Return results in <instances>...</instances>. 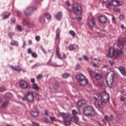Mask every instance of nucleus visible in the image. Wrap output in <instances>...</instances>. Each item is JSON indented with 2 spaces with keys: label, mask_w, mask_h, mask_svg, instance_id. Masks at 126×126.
Segmentation results:
<instances>
[{
  "label": "nucleus",
  "mask_w": 126,
  "mask_h": 126,
  "mask_svg": "<svg viewBox=\"0 0 126 126\" xmlns=\"http://www.w3.org/2000/svg\"><path fill=\"white\" fill-rule=\"evenodd\" d=\"M98 100L94 102V106L97 109H100L103 107V103H107L110 100V95L106 93H103L100 94H98Z\"/></svg>",
  "instance_id": "1"
},
{
  "label": "nucleus",
  "mask_w": 126,
  "mask_h": 126,
  "mask_svg": "<svg viewBox=\"0 0 126 126\" xmlns=\"http://www.w3.org/2000/svg\"><path fill=\"white\" fill-rule=\"evenodd\" d=\"M118 47L120 48L121 49H115L114 57L116 58H120L123 56V54L124 52L122 49H124V47L125 46V39L124 38H120L118 42Z\"/></svg>",
  "instance_id": "2"
},
{
  "label": "nucleus",
  "mask_w": 126,
  "mask_h": 126,
  "mask_svg": "<svg viewBox=\"0 0 126 126\" xmlns=\"http://www.w3.org/2000/svg\"><path fill=\"white\" fill-rule=\"evenodd\" d=\"M83 113L85 116L93 117L95 115V110L94 108L91 106H88L84 108Z\"/></svg>",
  "instance_id": "3"
},
{
  "label": "nucleus",
  "mask_w": 126,
  "mask_h": 126,
  "mask_svg": "<svg viewBox=\"0 0 126 126\" xmlns=\"http://www.w3.org/2000/svg\"><path fill=\"white\" fill-rule=\"evenodd\" d=\"M76 79L77 80L81 86H86L87 83H88V80L82 74L76 75Z\"/></svg>",
  "instance_id": "4"
},
{
  "label": "nucleus",
  "mask_w": 126,
  "mask_h": 126,
  "mask_svg": "<svg viewBox=\"0 0 126 126\" xmlns=\"http://www.w3.org/2000/svg\"><path fill=\"white\" fill-rule=\"evenodd\" d=\"M72 11L75 15H80L82 13L81 6L78 3L73 4L72 7Z\"/></svg>",
  "instance_id": "5"
},
{
  "label": "nucleus",
  "mask_w": 126,
  "mask_h": 126,
  "mask_svg": "<svg viewBox=\"0 0 126 126\" xmlns=\"http://www.w3.org/2000/svg\"><path fill=\"white\" fill-rule=\"evenodd\" d=\"M111 78H106V82L109 88H112L113 87V84H114V82H115V77H116V73L115 71L112 72V74L111 75Z\"/></svg>",
  "instance_id": "6"
},
{
  "label": "nucleus",
  "mask_w": 126,
  "mask_h": 126,
  "mask_svg": "<svg viewBox=\"0 0 126 126\" xmlns=\"http://www.w3.org/2000/svg\"><path fill=\"white\" fill-rule=\"evenodd\" d=\"M34 10L35 8H34V7H27L26 10H25V15H26V16H29L30 15H32V13H33Z\"/></svg>",
  "instance_id": "7"
},
{
  "label": "nucleus",
  "mask_w": 126,
  "mask_h": 126,
  "mask_svg": "<svg viewBox=\"0 0 126 126\" xmlns=\"http://www.w3.org/2000/svg\"><path fill=\"white\" fill-rule=\"evenodd\" d=\"M26 98L29 102H33L34 101V92H29L26 95Z\"/></svg>",
  "instance_id": "8"
},
{
  "label": "nucleus",
  "mask_w": 126,
  "mask_h": 126,
  "mask_svg": "<svg viewBox=\"0 0 126 126\" xmlns=\"http://www.w3.org/2000/svg\"><path fill=\"white\" fill-rule=\"evenodd\" d=\"M20 88L21 89H27L28 88V83L25 80H22L20 82Z\"/></svg>",
  "instance_id": "9"
},
{
  "label": "nucleus",
  "mask_w": 126,
  "mask_h": 126,
  "mask_svg": "<svg viewBox=\"0 0 126 126\" xmlns=\"http://www.w3.org/2000/svg\"><path fill=\"white\" fill-rule=\"evenodd\" d=\"M115 51L116 49H115V48L114 47H111L108 49V52L109 58H113V57L115 56Z\"/></svg>",
  "instance_id": "10"
},
{
  "label": "nucleus",
  "mask_w": 126,
  "mask_h": 126,
  "mask_svg": "<svg viewBox=\"0 0 126 126\" xmlns=\"http://www.w3.org/2000/svg\"><path fill=\"white\" fill-rule=\"evenodd\" d=\"M98 19L102 24H105L107 22V17L105 16H100Z\"/></svg>",
  "instance_id": "11"
},
{
  "label": "nucleus",
  "mask_w": 126,
  "mask_h": 126,
  "mask_svg": "<svg viewBox=\"0 0 126 126\" xmlns=\"http://www.w3.org/2000/svg\"><path fill=\"white\" fill-rule=\"evenodd\" d=\"M117 68L120 70L121 73L123 75V76H126V71L125 67L123 66H120L119 67H117Z\"/></svg>",
  "instance_id": "12"
},
{
  "label": "nucleus",
  "mask_w": 126,
  "mask_h": 126,
  "mask_svg": "<svg viewBox=\"0 0 126 126\" xmlns=\"http://www.w3.org/2000/svg\"><path fill=\"white\" fill-rule=\"evenodd\" d=\"M38 22L42 25H44L46 23V20L45 19V17L44 16H40L38 19Z\"/></svg>",
  "instance_id": "13"
},
{
  "label": "nucleus",
  "mask_w": 126,
  "mask_h": 126,
  "mask_svg": "<svg viewBox=\"0 0 126 126\" xmlns=\"http://www.w3.org/2000/svg\"><path fill=\"white\" fill-rule=\"evenodd\" d=\"M88 26L89 27H91V28H92L94 27V26H95V21L94 18L91 19L90 21L89 22Z\"/></svg>",
  "instance_id": "14"
},
{
  "label": "nucleus",
  "mask_w": 126,
  "mask_h": 126,
  "mask_svg": "<svg viewBox=\"0 0 126 126\" xmlns=\"http://www.w3.org/2000/svg\"><path fill=\"white\" fill-rule=\"evenodd\" d=\"M63 123L65 126H70L71 124L70 123L71 120H69L66 118H63Z\"/></svg>",
  "instance_id": "15"
},
{
  "label": "nucleus",
  "mask_w": 126,
  "mask_h": 126,
  "mask_svg": "<svg viewBox=\"0 0 126 126\" xmlns=\"http://www.w3.org/2000/svg\"><path fill=\"white\" fill-rule=\"evenodd\" d=\"M94 77L96 78V80H100V79H102V75L100 73H94Z\"/></svg>",
  "instance_id": "16"
},
{
  "label": "nucleus",
  "mask_w": 126,
  "mask_h": 126,
  "mask_svg": "<svg viewBox=\"0 0 126 126\" xmlns=\"http://www.w3.org/2000/svg\"><path fill=\"white\" fill-rule=\"evenodd\" d=\"M56 19L58 20H61L62 19V17H63V13L62 12H59L57 15L55 16Z\"/></svg>",
  "instance_id": "17"
},
{
  "label": "nucleus",
  "mask_w": 126,
  "mask_h": 126,
  "mask_svg": "<svg viewBox=\"0 0 126 126\" xmlns=\"http://www.w3.org/2000/svg\"><path fill=\"white\" fill-rule=\"evenodd\" d=\"M85 104H86V100L85 99L79 100L77 103L78 106H79L80 107H81V106L83 105H85Z\"/></svg>",
  "instance_id": "18"
},
{
  "label": "nucleus",
  "mask_w": 126,
  "mask_h": 126,
  "mask_svg": "<svg viewBox=\"0 0 126 126\" xmlns=\"http://www.w3.org/2000/svg\"><path fill=\"white\" fill-rule=\"evenodd\" d=\"M22 24L24 26H28L30 24V22L27 19H23Z\"/></svg>",
  "instance_id": "19"
},
{
  "label": "nucleus",
  "mask_w": 126,
  "mask_h": 126,
  "mask_svg": "<svg viewBox=\"0 0 126 126\" xmlns=\"http://www.w3.org/2000/svg\"><path fill=\"white\" fill-rule=\"evenodd\" d=\"M60 115H61V117H62L63 120V119H67V118H69V114L64 113V112H61L60 113Z\"/></svg>",
  "instance_id": "20"
},
{
  "label": "nucleus",
  "mask_w": 126,
  "mask_h": 126,
  "mask_svg": "<svg viewBox=\"0 0 126 126\" xmlns=\"http://www.w3.org/2000/svg\"><path fill=\"white\" fill-rule=\"evenodd\" d=\"M11 68H12V69H13V70H15L16 71H21V68H20L19 66H11Z\"/></svg>",
  "instance_id": "21"
},
{
  "label": "nucleus",
  "mask_w": 126,
  "mask_h": 126,
  "mask_svg": "<svg viewBox=\"0 0 126 126\" xmlns=\"http://www.w3.org/2000/svg\"><path fill=\"white\" fill-rule=\"evenodd\" d=\"M31 115L32 117H34V118H37V117L39 116V112L38 111H32Z\"/></svg>",
  "instance_id": "22"
},
{
  "label": "nucleus",
  "mask_w": 126,
  "mask_h": 126,
  "mask_svg": "<svg viewBox=\"0 0 126 126\" xmlns=\"http://www.w3.org/2000/svg\"><path fill=\"white\" fill-rule=\"evenodd\" d=\"M112 4L114 6H118V5L120 4V1H119L118 0H112Z\"/></svg>",
  "instance_id": "23"
},
{
  "label": "nucleus",
  "mask_w": 126,
  "mask_h": 126,
  "mask_svg": "<svg viewBox=\"0 0 126 126\" xmlns=\"http://www.w3.org/2000/svg\"><path fill=\"white\" fill-rule=\"evenodd\" d=\"M60 33H61V30H60V28H58L56 31V40H59L60 39Z\"/></svg>",
  "instance_id": "24"
},
{
  "label": "nucleus",
  "mask_w": 126,
  "mask_h": 126,
  "mask_svg": "<svg viewBox=\"0 0 126 126\" xmlns=\"http://www.w3.org/2000/svg\"><path fill=\"white\" fill-rule=\"evenodd\" d=\"M5 97L7 99H11V98H12L13 97V95L12 94L8 93L5 94Z\"/></svg>",
  "instance_id": "25"
},
{
  "label": "nucleus",
  "mask_w": 126,
  "mask_h": 126,
  "mask_svg": "<svg viewBox=\"0 0 126 126\" xmlns=\"http://www.w3.org/2000/svg\"><path fill=\"white\" fill-rule=\"evenodd\" d=\"M77 48H78V45H75V44H73V45H70L69 46V49L70 51L75 50V49H77Z\"/></svg>",
  "instance_id": "26"
},
{
  "label": "nucleus",
  "mask_w": 126,
  "mask_h": 126,
  "mask_svg": "<svg viewBox=\"0 0 126 126\" xmlns=\"http://www.w3.org/2000/svg\"><path fill=\"white\" fill-rule=\"evenodd\" d=\"M71 120L72 121V122H73L75 124H77V123H78L79 118L77 117H72L71 118Z\"/></svg>",
  "instance_id": "27"
},
{
  "label": "nucleus",
  "mask_w": 126,
  "mask_h": 126,
  "mask_svg": "<svg viewBox=\"0 0 126 126\" xmlns=\"http://www.w3.org/2000/svg\"><path fill=\"white\" fill-rule=\"evenodd\" d=\"M56 55L57 58H59V59H61V54H60V47L58 46L56 48Z\"/></svg>",
  "instance_id": "28"
},
{
  "label": "nucleus",
  "mask_w": 126,
  "mask_h": 126,
  "mask_svg": "<svg viewBox=\"0 0 126 126\" xmlns=\"http://www.w3.org/2000/svg\"><path fill=\"white\" fill-rule=\"evenodd\" d=\"M10 44L12 46H16V47H18V45H19L18 42L15 40H12Z\"/></svg>",
  "instance_id": "29"
},
{
  "label": "nucleus",
  "mask_w": 126,
  "mask_h": 126,
  "mask_svg": "<svg viewBox=\"0 0 126 126\" xmlns=\"http://www.w3.org/2000/svg\"><path fill=\"white\" fill-rule=\"evenodd\" d=\"M8 103H9V101H5L2 105V108H6V107H7V105H8Z\"/></svg>",
  "instance_id": "30"
},
{
  "label": "nucleus",
  "mask_w": 126,
  "mask_h": 126,
  "mask_svg": "<svg viewBox=\"0 0 126 126\" xmlns=\"http://www.w3.org/2000/svg\"><path fill=\"white\" fill-rule=\"evenodd\" d=\"M32 89H35V90H39V86L36 84H33L32 85Z\"/></svg>",
  "instance_id": "31"
},
{
  "label": "nucleus",
  "mask_w": 126,
  "mask_h": 126,
  "mask_svg": "<svg viewBox=\"0 0 126 126\" xmlns=\"http://www.w3.org/2000/svg\"><path fill=\"white\" fill-rule=\"evenodd\" d=\"M69 75H69V73H66L63 74L62 75V77H63V78L65 79V78H67V77H69Z\"/></svg>",
  "instance_id": "32"
},
{
  "label": "nucleus",
  "mask_w": 126,
  "mask_h": 126,
  "mask_svg": "<svg viewBox=\"0 0 126 126\" xmlns=\"http://www.w3.org/2000/svg\"><path fill=\"white\" fill-rule=\"evenodd\" d=\"M60 87V84H59V82H56L54 85V89L57 90V88H59Z\"/></svg>",
  "instance_id": "33"
},
{
  "label": "nucleus",
  "mask_w": 126,
  "mask_h": 126,
  "mask_svg": "<svg viewBox=\"0 0 126 126\" xmlns=\"http://www.w3.org/2000/svg\"><path fill=\"white\" fill-rule=\"evenodd\" d=\"M45 16L46 17L47 19L48 20H51V15L49 13H47L45 14Z\"/></svg>",
  "instance_id": "34"
},
{
  "label": "nucleus",
  "mask_w": 126,
  "mask_h": 126,
  "mask_svg": "<svg viewBox=\"0 0 126 126\" xmlns=\"http://www.w3.org/2000/svg\"><path fill=\"white\" fill-rule=\"evenodd\" d=\"M39 65H40V63H35L34 65H33L32 67V69H34V68H36V67H37V66H39Z\"/></svg>",
  "instance_id": "35"
},
{
  "label": "nucleus",
  "mask_w": 126,
  "mask_h": 126,
  "mask_svg": "<svg viewBox=\"0 0 126 126\" xmlns=\"http://www.w3.org/2000/svg\"><path fill=\"white\" fill-rule=\"evenodd\" d=\"M105 3L106 6H111V5H112V4H111V1L109 0H106Z\"/></svg>",
  "instance_id": "36"
},
{
  "label": "nucleus",
  "mask_w": 126,
  "mask_h": 126,
  "mask_svg": "<svg viewBox=\"0 0 126 126\" xmlns=\"http://www.w3.org/2000/svg\"><path fill=\"white\" fill-rule=\"evenodd\" d=\"M104 120L106 122H110V121H111V119L108 117V115H105L104 116Z\"/></svg>",
  "instance_id": "37"
},
{
  "label": "nucleus",
  "mask_w": 126,
  "mask_h": 126,
  "mask_svg": "<svg viewBox=\"0 0 126 126\" xmlns=\"http://www.w3.org/2000/svg\"><path fill=\"white\" fill-rule=\"evenodd\" d=\"M17 29H18L20 32H21V31H22V27H21V26L17 25Z\"/></svg>",
  "instance_id": "38"
},
{
  "label": "nucleus",
  "mask_w": 126,
  "mask_h": 126,
  "mask_svg": "<svg viewBox=\"0 0 126 126\" xmlns=\"http://www.w3.org/2000/svg\"><path fill=\"white\" fill-rule=\"evenodd\" d=\"M10 15V13H8L7 15H4L3 16V19H6V18H8V16Z\"/></svg>",
  "instance_id": "39"
},
{
  "label": "nucleus",
  "mask_w": 126,
  "mask_h": 126,
  "mask_svg": "<svg viewBox=\"0 0 126 126\" xmlns=\"http://www.w3.org/2000/svg\"><path fill=\"white\" fill-rule=\"evenodd\" d=\"M50 119L52 122H57V119L54 117H50Z\"/></svg>",
  "instance_id": "40"
},
{
  "label": "nucleus",
  "mask_w": 126,
  "mask_h": 126,
  "mask_svg": "<svg viewBox=\"0 0 126 126\" xmlns=\"http://www.w3.org/2000/svg\"><path fill=\"white\" fill-rule=\"evenodd\" d=\"M35 40H36V41H37V42H39V41H40V40H41V37L39 35L36 36Z\"/></svg>",
  "instance_id": "41"
},
{
  "label": "nucleus",
  "mask_w": 126,
  "mask_h": 126,
  "mask_svg": "<svg viewBox=\"0 0 126 126\" xmlns=\"http://www.w3.org/2000/svg\"><path fill=\"white\" fill-rule=\"evenodd\" d=\"M15 21H16V20H15V18H12L11 19V23H12V24H14V23H15Z\"/></svg>",
  "instance_id": "42"
},
{
  "label": "nucleus",
  "mask_w": 126,
  "mask_h": 126,
  "mask_svg": "<svg viewBox=\"0 0 126 126\" xmlns=\"http://www.w3.org/2000/svg\"><path fill=\"white\" fill-rule=\"evenodd\" d=\"M113 10L115 12H118L119 11H120V10H121V9L120 8H118L115 7V8H114Z\"/></svg>",
  "instance_id": "43"
},
{
  "label": "nucleus",
  "mask_w": 126,
  "mask_h": 126,
  "mask_svg": "<svg viewBox=\"0 0 126 126\" xmlns=\"http://www.w3.org/2000/svg\"><path fill=\"white\" fill-rule=\"evenodd\" d=\"M75 19L77 20V21H81V20H82V18L80 17H75Z\"/></svg>",
  "instance_id": "44"
},
{
  "label": "nucleus",
  "mask_w": 126,
  "mask_h": 126,
  "mask_svg": "<svg viewBox=\"0 0 126 126\" xmlns=\"http://www.w3.org/2000/svg\"><path fill=\"white\" fill-rule=\"evenodd\" d=\"M43 77L42 74H39L37 76V79H40V78H42Z\"/></svg>",
  "instance_id": "45"
},
{
  "label": "nucleus",
  "mask_w": 126,
  "mask_h": 126,
  "mask_svg": "<svg viewBox=\"0 0 126 126\" xmlns=\"http://www.w3.org/2000/svg\"><path fill=\"white\" fill-rule=\"evenodd\" d=\"M79 68H80V65L79 64H78L76 66L75 70H77V69H79Z\"/></svg>",
  "instance_id": "46"
},
{
  "label": "nucleus",
  "mask_w": 126,
  "mask_h": 126,
  "mask_svg": "<svg viewBox=\"0 0 126 126\" xmlns=\"http://www.w3.org/2000/svg\"><path fill=\"white\" fill-rule=\"evenodd\" d=\"M70 35H71V36H75V32H74L72 31H70Z\"/></svg>",
  "instance_id": "47"
},
{
  "label": "nucleus",
  "mask_w": 126,
  "mask_h": 126,
  "mask_svg": "<svg viewBox=\"0 0 126 126\" xmlns=\"http://www.w3.org/2000/svg\"><path fill=\"white\" fill-rule=\"evenodd\" d=\"M32 56L33 58H37V54L35 52L32 53Z\"/></svg>",
  "instance_id": "48"
},
{
  "label": "nucleus",
  "mask_w": 126,
  "mask_h": 126,
  "mask_svg": "<svg viewBox=\"0 0 126 126\" xmlns=\"http://www.w3.org/2000/svg\"><path fill=\"white\" fill-rule=\"evenodd\" d=\"M124 15L121 14L119 16V19L120 20H124Z\"/></svg>",
  "instance_id": "49"
},
{
  "label": "nucleus",
  "mask_w": 126,
  "mask_h": 126,
  "mask_svg": "<svg viewBox=\"0 0 126 126\" xmlns=\"http://www.w3.org/2000/svg\"><path fill=\"white\" fill-rule=\"evenodd\" d=\"M33 126H39V124L36 122H32Z\"/></svg>",
  "instance_id": "50"
},
{
  "label": "nucleus",
  "mask_w": 126,
  "mask_h": 126,
  "mask_svg": "<svg viewBox=\"0 0 126 126\" xmlns=\"http://www.w3.org/2000/svg\"><path fill=\"white\" fill-rule=\"evenodd\" d=\"M41 50H42V51L43 52V53H44V54H47V51H46V50H45V49L44 48V47H43V46H41Z\"/></svg>",
  "instance_id": "51"
},
{
  "label": "nucleus",
  "mask_w": 126,
  "mask_h": 126,
  "mask_svg": "<svg viewBox=\"0 0 126 126\" xmlns=\"http://www.w3.org/2000/svg\"><path fill=\"white\" fill-rule=\"evenodd\" d=\"M8 36L10 38H12V36H13V33L12 32H9L8 33Z\"/></svg>",
  "instance_id": "52"
},
{
  "label": "nucleus",
  "mask_w": 126,
  "mask_h": 126,
  "mask_svg": "<svg viewBox=\"0 0 126 126\" xmlns=\"http://www.w3.org/2000/svg\"><path fill=\"white\" fill-rule=\"evenodd\" d=\"M84 61H88V57L85 55L83 56Z\"/></svg>",
  "instance_id": "53"
},
{
  "label": "nucleus",
  "mask_w": 126,
  "mask_h": 126,
  "mask_svg": "<svg viewBox=\"0 0 126 126\" xmlns=\"http://www.w3.org/2000/svg\"><path fill=\"white\" fill-rule=\"evenodd\" d=\"M109 63L111 64V65H113V64L115 63V61L114 60L111 61L109 62Z\"/></svg>",
  "instance_id": "54"
},
{
  "label": "nucleus",
  "mask_w": 126,
  "mask_h": 126,
  "mask_svg": "<svg viewBox=\"0 0 126 126\" xmlns=\"http://www.w3.org/2000/svg\"><path fill=\"white\" fill-rule=\"evenodd\" d=\"M28 52L29 54H32V50H31V48L28 49Z\"/></svg>",
  "instance_id": "55"
},
{
  "label": "nucleus",
  "mask_w": 126,
  "mask_h": 126,
  "mask_svg": "<svg viewBox=\"0 0 126 126\" xmlns=\"http://www.w3.org/2000/svg\"><path fill=\"white\" fill-rule=\"evenodd\" d=\"M17 16H21V13L20 12V11H17Z\"/></svg>",
  "instance_id": "56"
},
{
  "label": "nucleus",
  "mask_w": 126,
  "mask_h": 126,
  "mask_svg": "<svg viewBox=\"0 0 126 126\" xmlns=\"http://www.w3.org/2000/svg\"><path fill=\"white\" fill-rule=\"evenodd\" d=\"M112 22L113 23H116V18H115V17H112Z\"/></svg>",
  "instance_id": "57"
},
{
  "label": "nucleus",
  "mask_w": 126,
  "mask_h": 126,
  "mask_svg": "<svg viewBox=\"0 0 126 126\" xmlns=\"http://www.w3.org/2000/svg\"><path fill=\"white\" fill-rule=\"evenodd\" d=\"M91 64H93V66H94V67H97V64H95L94 62H92Z\"/></svg>",
  "instance_id": "58"
},
{
  "label": "nucleus",
  "mask_w": 126,
  "mask_h": 126,
  "mask_svg": "<svg viewBox=\"0 0 126 126\" xmlns=\"http://www.w3.org/2000/svg\"><path fill=\"white\" fill-rule=\"evenodd\" d=\"M27 44H26V41H24L23 43V48H25V46H27Z\"/></svg>",
  "instance_id": "59"
},
{
  "label": "nucleus",
  "mask_w": 126,
  "mask_h": 126,
  "mask_svg": "<svg viewBox=\"0 0 126 126\" xmlns=\"http://www.w3.org/2000/svg\"><path fill=\"white\" fill-rule=\"evenodd\" d=\"M72 114H73V115H76V114H77V112H76L75 110H73Z\"/></svg>",
  "instance_id": "60"
},
{
  "label": "nucleus",
  "mask_w": 126,
  "mask_h": 126,
  "mask_svg": "<svg viewBox=\"0 0 126 126\" xmlns=\"http://www.w3.org/2000/svg\"><path fill=\"white\" fill-rule=\"evenodd\" d=\"M31 81L32 83H35V79L32 78L31 80Z\"/></svg>",
  "instance_id": "61"
},
{
  "label": "nucleus",
  "mask_w": 126,
  "mask_h": 126,
  "mask_svg": "<svg viewBox=\"0 0 126 126\" xmlns=\"http://www.w3.org/2000/svg\"><path fill=\"white\" fill-rule=\"evenodd\" d=\"M120 99H121V101H125V97H124V96H121V97H120Z\"/></svg>",
  "instance_id": "62"
},
{
  "label": "nucleus",
  "mask_w": 126,
  "mask_h": 126,
  "mask_svg": "<svg viewBox=\"0 0 126 126\" xmlns=\"http://www.w3.org/2000/svg\"><path fill=\"white\" fill-rule=\"evenodd\" d=\"M53 66H59L58 64H57V63H53L52 64Z\"/></svg>",
  "instance_id": "63"
},
{
  "label": "nucleus",
  "mask_w": 126,
  "mask_h": 126,
  "mask_svg": "<svg viewBox=\"0 0 126 126\" xmlns=\"http://www.w3.org/2000/svg\"><path fill=\"white\" fill-rule=\"evenodd\" d=\"M45 113L46 116H49V113H48V111H47L46 110H45Z\"/></svg>",
  "instance_id": "64"
}]
</instances>
